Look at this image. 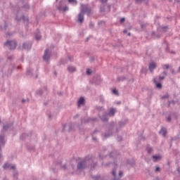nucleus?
<instances>
[{
    "label": "nucleus",
    "instance_id": "1",
    "mask_svg": "<svg viewBox=\"0 0 180 180\" xmlns=\"http://www.w3.org/2000/svg\"><path fill=\"white\" fill-rule=\"evenodd\" d=\"M127 124V120L120 121L118 124L116 122H110L108 125V129L104 134H102L104 139H109V137H112L113 136V133H119L120 131V129L122 127H124Z\"/></svg>",
    "mask_w": 180,
    "mask_h": 180
},
{
    "label": "nucleus",
    "instance_id": "2",
    "mask_svg": "<svg viewBox=\"0 0 180 180\" xmlns=\"http://www.w3.org/2000/svg\"><path fill=\"white\" fill-rule=\"evenodd\" d=\"M98 165V162L96 161V158L92 155H88L86 156L83 160L77 163V168L79 170L85 169L87 167H90V169H94Z\"/></svg>",
    "mask_w": 180,
    "mask_h": 180
},
{
    "label": "nucleus",
    "instance_id": "3",
    "mask_svg": "<svg viewBox=\"0 0 180 180\" xmlns=\"http://www.w3.org/2000/svg\"><path fill=\"white\" fill-rule=\"evenodd\" d=\"M86 13L87 16L94 13L91 7H88L86 6H84L82 7L80 10V13L78 15V22L79 23H84V15Z\"/></svg>",
    "mask_w": 180,
    "mask_h": 180
},
{
    "label": "nucleus",
    "instance_id": "4",
    "mask_svg": "<svg viewBox=\"0 0 180 180\" xmlns=\"http://www.w3.org/2000/svg\"><path fill=\"white\" fill-rule=\"evenodd\" d=\"M4 46L8 47L9 50H15V49H16L17 44L15 41H7L4 43Z\"/></svg>",
    "mask_w": 180,
    "mask_h": 180
},
{
    "label": "nucleus",
    "instance_id": "5",
    "mask_svg": "<svg viewBox=\"0 0 180 180\" xmlns=\"http://www.w3.org/2000/svg\"><path fill=\"white\" fill-rule=\"evenodd\" d=\"M5 146V135L0 134V158L2 155V149L1 147Z\"/></svg>",
    "mask_w": 180,
    "mask_h": 180
},
{
    "label": "nucleus",
    "instance_id": "6",
    "mask_svg": "<svg viewBox=\"0 0 180 180\" xmlns=\"http://www.w3.org/2000/svg\"><path fill=\"white\" fill-rule=\"evenodd\" d=\"M32 49V42H25L20 46V50H30Z\"/></svg>",
    "mask_w": 180,
    "mask_h": 180
},
{
    "label": "nucleus",
    "instance_id": "7",
    "mask_svg": "<svg viewBox=\"0 0 180 180\" xmlns=\"http://www.w3.org/2000/svg\"><path fill=\"white\" fill-rule=\"evenodd\" d=\"M98 120V119L96 117L94 118H87L86 120L82 119L81 120V123L82 124H83V123H90V122H96Z\"/></svg>",
    "mask_w": 180,
    "mask_h": 180
},
{
    "label": "nucleus",
    "instance_id": "8",
    "mask_svg": "<svg viewBox=\"0 0 180 180\" xmlns=\"http://www.w3.org/2000/svg\"><path fill=\"white\" fill-rule=\"evenodd\" d=\"M49 49H46L44 51V54L43 56V59L44 61H49V60H50V54L49 53Z\"/></svg>",
    "mask_w": 180,
    "mask_h": 180
},
{
    "label": "nucleus",
    "instance_id": "9",
    "mask_svg": "<svg viewBox=\"0 0 180 180\" xmlns=\"http://www.w3.org/2000/svg\"><path fill=\"white\" fill-rule=\"evenodd\" d=\"M154 84H155L156 88H158V89H161L162 88V84L158 82V77H155L154 79Z\"/></svg>",
    "mask_w": 180,
    "mask_h": 180
},
{
    "label": "nucleus",
    "instance_id": "10",
    "mask_svg": "<svg viewBox=\"0 0 180 180\" xmlns=\"http://www.w3.org/2000/svg\"><path fill=\"white\" fill-rule=\"evenodd\" d=\"M116 113V108H110V112L107 114L110 117H113Z\"/></svg>",
    "mask_w": 180,
    "mask_h": 180
},
{
    "label": "nucleus",
    "instance_id": "11",
    "mask_svg": "<svg viewBox=\"0 0 180 180\" xmlns=\"http://www.w3.org/2000/svg\"><path fill=\"white\" fill-rule=\"evenodd\" d=\"M16 20H24L25 22H27V23H29V18L25 17V15H22V18H20L19 16H16L15 18Z\"/></svg>",
    "mask_w": 180,
    "mask_h": 180
},
{
    "label": "nucleus",
    "instance_id": "12",
    "mask_svg": "<svg viewBox=\"0 0 180 180\" xmlns=\"http://www.w3.org/2000/svg\"><path fill=\"white\" fill-rule=\"evenodd\" d=\"M160 134H162L163 137H165L167 136V128L165 127H162L160 131H159Z\"/></svg>",
    "mask_w": 180,
    "mask_h": 180
},
{
    "label": "nucleus",
    "instance_id": "13",
    "mask_svg": "<svg viewBox=\"0 0 180 180\" xmlns=\"http://www.w3.org/2000/svg\"><path fill=\"white\" fill-rule=\"evenodd\" d=\"M67 127H68V131H71L72 130V127H73V126H72V124H69V125H67V124H65V125H63V131H65V129H67Z\"/></svg>",
    "mask_w": 180,
    "mask_h": 180
},
{
    "label": "nucleus",
    "instance_id": "14",
    "mask_svg": "<svg viewBox=\"0 0 180 180\" xmlns=\"http://www.w3.org/2000/svg\"><path fill=\"white\" fill-rule=\"evenodd\" d=\"M157 67V64L155 63H152L149 65V70L150 72H153L154 71V69Z\"/></svg>",
    "mask_w": 180,
    "mask_h": 180
},
{
    "label": "nucleus",
    "instance_id": "15",
    "mask_svg": "<svg viewBox=\"0 0 180 180\" xmlns=\"http://www.w3.org/2000/svg\"><path fill=\"white\" fill-rule=\"evenodd\" d=\"M78 106H81L82 105H85V98L84 97H81L78 102H77Z\"/></svg>",
    "mask_w": 180,
    "mask_h": 180
},
{
    "label": "nucleus",
    "instance_id": "16",
    "mask_svg": "<svg viewBox=\"0 0 180 180\" xmlns=\"http://www.w3.org/2000/svg\"><path fill=\"white\" fill-rule=\"evenodd\" d=\"M13 126V124H7L3 127V131H6L8 129H11Z\"/></svg>",
    "mask_w": 180,
    "mask_h": 180
},
{
    "label": "nucleus",
    "instance_id": "17",
    "mask_svg": "<svg viewBox=\"0 0 180 180\" xmlns=\"http://www.w3.org/2000/svg\"><path fill=\"white\" fill-rule=\"evenodd\" d=\"M68 70L69 72H75V71H77V68L74 66H68Z\"/></svg>",
    "mask_w": 180,
    "mask_h": 180
},
{
    "label": "nucleus",
    "instance_id": "18",
    "mask_svg": "<svg viewBox=\"0 0 180 180\" xmlns=\"http://www.w3.org/2000/svg\"><path fill=\"white\" fill-rule=\"evenodd\" d=\"M152 158H153V162H157V161H160L161 160L160 155H153Z\"/></svg>",
    "mask_w": 180,
    "mask_h": 180
},
{
    "label": "nucleus",
    "instance_id": "19",
    "mask_svg": "<svg viewBox=\"0 0 180 180\" xmlns=\"http://www.w3.org/2000/svg\"><path fill=\"white\" fill-rule=\"evenodd\" d=\"M126 79H127V78L124 76H121V77H117L118 82H122L123 81H126Z\"/></svg>",
    "mask_w": 180,
    "mask_h": 180
},
{
    "label": "nucleus",
    "instance_id": "20",
    "mask_svg": "<svg viewBox=\"0 0 180 180\" xmlns=\"http://www.w3.org/2000/svg\"><path fill=\"white\" fill-rule=\"evenodd\" d=\"M112 175L114 176V180H120V179H116V169L114 168L112 171Z\"/></svg>",
    "mask_w": 180,
    "mask_h": 180
},
{
    "label": "nucleus",
    "instance_id": "21",
    "mask_svg": "<svg viewBox=\"0 0 180 180\" xmlns=\"http://www.w3.org/2000/svg\"><path fill=\"white\" fill-rule=\"evenodd\" d=\"M146 151L148 154H151V153H153V148L148 146L146 147Z\"/></svg>",
    "mask_w": 180,
    "mask_h": 180
},
{
    "label": "nucleus",
    "instance_id": "22",
    "mask_svg": "<svg viewBox=\"0 0 180 180\" xmlns=\"http://www.w3.org/2000/svg\"><path fill=\"white\" fill-rule=\"evenodd\" d=\"M3 168L4 169H9L11 168V164H8V163L4 164L3 166Z\"/></svg>",
    "mask_w": 180,
    "mask_h": 180
},
{
    "label": "nucleus",
    "instance_id": "23",
    "mask_svg": "<svg viewBox=\"0 0 180 180\" xmlns=\"http://www.w3.org/2000/svg\"><path fill=\"white\" fill-rule=\"evenodd\" d=\"M69 4H72V5H77V0H68Z\"/></svg>",
    "mask_w": 180,
    "mask_h": 180
},
{
    "label": "nucleus",
    "instance_id": "24",
    "mask_svg": "<svg viewBox=\"0 0 180 180\" xmlns=\"http://www.w3.org/2000/svg\"><path fill=\"white\" fill-rule=\"evenodd\" d=\"M92 178L94 180H102V177H101V176H92Z\"/></svg>",
    "mask_w": 180,
    "mask_h": 180
},
{
    "label": "nucleus",
    "instance_id": "25",
    "mask_svg": "<svg viewBox=\"0 0 180 180\" xmlns=\"http://www.w3.org/2000/svg\"><path fill=\"white\" fill-rule=\"evenodd\" d=\"M22 9L23 11H28V9H29V5H27V4L25 5L24 6L22 7Z\"/></svg>",
    "mask_w": 180,
    "mask_h": 180
},
{
    "label": "nucleus",
    "instance_id": "26",
    "mask_svg": "<svg viewBox=\"0 0 180 180\" xmlns=\"http://www.w3.org/2000/svg\"><path fill=\"white\" fill-rule=\"evenodd\" d=\"M92 74V70L91 69H87L86 70V75H91Z\"/></svg>",
    "mask_w": 180,
    "mask_h": 180
},
{
    "label": "nucleus",
    "instance_id": "27",
    "mask_svg": "<svg viewBox=\"0 0 180 180\" xmlns=\"http://www.w3.org/2000/svg\"><path fill=\"white\" fill-rule=\"evenodd\" d=\"M100 11H101V12H105V6L104 5L101 6Z\"/></svg>",
    "mask_w": 180,
    "mask_h": 180
},
{
    "label": "nucleus",
    "instance_id": "28",
    "mask_svg": "<svg viewBox=\"0 0 180 180\" xmlns=\"http://www.w3.org/2000/svg\"><path fill=\"white\" fill-rule=\"evenodd\" d=\"M162 79H165V76H160L158 78V81H162Z\"/></svg>",
    "mask_w": 180,
    "mask_h": 180
},
{
    "label": "nucleus",
    "instance_id": "29",
    "mask_svg": "<svg viewBox=\"0 0 180 180\" xmlns=\"http://www.w3.org/2000/svg\"><path fill=\"white\" fill-rule=\"evenodd\" d=\"M69 8L68 6H65L62 8L63 12H67L68 11Z\"/></svg>",
    "mask_w": 180,
    "mask_h": 180
},
{
    "label": "nucleus",
    "instance_id": "30",
    "mask_svg": "<svg viewBox=\"0 0 180 180\" xmlns=\"http://www.w3.org/2000/svg\"><path fill=\"white\" fill-rule=\"evenodd\" d=\"M101 120L102 122H108V120H109L108 117H101Z\"/></svg>",
    "mask_w": 180,
    "mask_h": 180
},
{
    "label": "nucleus",
    "instance_id": "31",
    "mask_svg": "<svg viewBox=\"0 0 180 180\" xmlns=\"http://www.w3.org/2000/svg\"><path fill=\"white\" fill-rule=\"evenodd\" d=\"M36 40H40L41 39V36L40 34H37L35 36Z\"/></svg>",
    "mask_w": 180,
    "mask_h": 180
},
{
    "label": "nucleus",
    "instance_id": "32",
    "mask_svg": "<svg viewBox=\"0 0 180 180\" xmlns=\"http://www.w3.org/2000/svg\"><path fill=\"white\" fill-rule=\"evenodd\" d=\"M136 4H142L146 1V0H135Z\"/></svg>",
    "mask_w": 180,
    "mask_h": 180
},
{
    "label": "nucleus",
    "instance_id": "33",
    "mask_svg": "<svg viewBox=\"0 0 180 180\" xmlns=\"http://www.w3.org/2000/svg\"><path fill=\"white\" fill-rule=\"evenodd\" d=\"M112 93L115 94V95H119V91L117 89H113Z\"/></svg>",
    "mask_w": 180,
    "mask_h": 180
},
{
    "label": "nucleus",
    "instance_id": "34",
    "mask_svg": "<svg viewBox=\"0 0 180 180\" xmlns=\"http://www.w3.org/2000/svg\"><path fill=\"white\" fill-rule=\"evenodd\" d=\"M169 68V65H163V70H168Z\"/></svg>",
    "mask_w": 180,
    "mask_h": 180
},
{
    "label": "nucleus",
    "instance_id": "35",
    "mask_svg": "<svg viewBox=\"0 0 180 180\" xmlns=\"http://www.w3.org/2000/svg\"><path fill=\"white\" fill-rule=\"evenodd\" d=\"M171 120H172L171 116H169V117H167V122H171Z\"/></svg>",
    "mask_w": 180,
    "mask_h": 180
},
{
    "label": "nucleus",
    "instance_id": "36",
    "mask_svg": "<svg viewBox=\"0 0 180 180\" xmlns=\"http://www.w3.org/2000/svg\"><path fill=\"white\" fill-rule=\"evenodd\" d=\"M119 176H120V178H121L122 176H123V172L120 171V172H119Z\"/></svg>",
    "mask_w": 180,
    "mask_h": 180
},
{
    "label": "nucleus",
    "instance_id": "37",
    "mask_svg": "<svg viewBox=\"0 0 180 180\" xmlns=\"http://www.w3.org/2000/svg\"><path fill=\"white\" fill-rule=\"evenodd\" d=\"M68 60H70V61H73L74 60V57L68 56Z\"/></svg>",
    "mask_w": 180,
    "mask_h": 180
},
{
    "label": "nucleus",
    "instance_id": "38",
    "mask_svg": "<svg viewBox=\"0 0 180 180\" xmlns=\"http://www.w3.org/2000/svg\"><path fill=\"white\" fill-rule=\"evenodd\" d=\"M58 11H63V7L61 6V5H59L58 6Z\"/></svg>",
    "mask_w": 180,
    "mask_h": 180
},
{
    "label": "nucleus",
    "instance_id": "39",
    "mask_svg": "<svg viewBox=\"0 0 180 180\" xmlns=\"http://www.w3.org/2000/svg\"><path fill=\"white\" fill-rule=\"evenodd\" d=\"M15 169V165H11V166H10V169Z\"/></svg>",
    "mask_w": 180,
    "mask_h": 180
},
{
    "label": "nucleus",
    "instance_id": "40",
    "mask_svg": "<svg viewBox=\"0 0 180 180\" xmlns=\"http://www.w3.org/2000/svg\"><path fill=\"white\" fill-rule=\"evenodd\" d=\"M101 4H106L108 2V0H100Z\"/></svg>",
    "mask_w": 180,
    "mask_h": 180
},
{
    "label": "nucleus",
    "instance_id": "41",
    "mask_svg": "<svg viewBox=\"0 0 180 180\" xmlns=\"http://www.w3.org/2000/svg\"><path fill=\"white\" fill-rule=\"evenodd\" d=\"M141 29H146V24H141Z\"/></svg>",
    "mask_w": 180,
    "mask_h": 180
},
{
    "label": "nucleus",
    "instance_id": "42",
    "mask_svg": "<svg viewBox=\"0 0 180 180\" xmlns=\"http://www.w3.org/2000/svg\"><path fill=\"white\" fill-rule=\"evenodd\" d=\"M125 20H126L125 18H121V19L120 20V23H123Z\"/></svg>",
    "mask_w": 180,
    "mask_h": 180
},
{
    "label": "nucleus",
    "instance_id": "43",
    "mask_svg": "<svg viewBox=\"0 0 180 180\" xmlns=\"http://www.w3.org/2000/svg\"><path fill=\"white\" fill-rule=\"evenodd\" d=\"M38 95H43V91L41 90H39L38 92H37Z\"/></svg>",
    "mask_w": 180,
    "mask_h": 180
},
{
    "label": "nucleus",
    "instance_id": "44",
    "mask_svg": "<svg viewBox=\"0 0 180 180\" xmlns=\"http://www.w3.org/2000/svg\"><path fill=\"white\" fill-rule=\"evenodd\" d=\"M170 71H171V73L172 74H175V70H174V69H170Z\"/></svg>",
    "mask_w": 180,
    "mask_h": 180
},
{
    "label": "nucleus",
    "instance_id": "45",
    "mask_svg": "<svg viewBox=\"0 0 180 180\" xmlns=\"http://www.w3.org/2000/svg\"><path fill=\"white\" fill-rule=\"evenodd\" d=\"M102 109H103L102 107H97V108H96V110H99V111L102 110Z\"/></svg>",
    "mask_w": 180,
    "mask_h": 180
},
{
    "label": "nucleus",
    "instance_id": "46",
    "mask_svg": "<svg viewBox=\"0 0 180 180\" xmlns=\"http://www.w3.org/2000/svg\"><path fill=\"white\" fill-rule=\"evenodd\" d=\"M98 25H105V22L104 21H100L98 22Z\"/></svg>",
    "mask_w": 180,
    "mask_h": 180
},
{
    "label": "nucleus",
    "instance_id": "47",
    "mask_svg": "<svg viewBox=\"0 0 180 180\" xmlns=\"http://www.w3.org/2000/svg\"><path fill=\"white\" fill-rule=\"evenodd\" d=\"M62 168H63V169H67V165H63V166H62Z\"/></svg>",
    "mask_w": 180,
    "mask_h": 180
},
{
    "label": "nucleus",
    "instance_id": "48",
    "mask_svg": "<svg viewBox=\"0 0 180 180\" xmlns=\"http://www.w3.org/2000/svg\"><path fill=\"white\" fill-rule=\"evenodd\" d=\"M98 157L101 160H103V156L101 155V154H98Z\"/></svg>",
    "mask_w": 180,
    "mask_h": 180
},
{
    "label": "nucleus",
    "instance_id": "49",
    "mask_svg": "<svg viewBox=\"0 0 180 180\" xmlns=\"http://www.w3.org/2000/svg\"><path fill=\"white\" fill-rule=\"evenodd\" d=\"M158 171H160V167H156V169H155V172H158Z\"/></svg>",
    "mask_w": 180,
    "mask_h": 180
},
{
    "label": "nucleus",
    "instance_id": "50",
    "mask_svg": "<svg viewBox=\"0 0 180 180\" xmlns=\"http://www.w3.org/2000/svg\"><path fill=\"white\" fill-rule=\"evenodd\" d=\"M26 136V134H22L21 136V139H23V137H25Z\"/></svg>",
    "mask_w": 180,
    "mask_h": 180
},
{
    "label": "nucleus",
    "instance_id": "51",
    "mask_svg": "<svg viewBox=\"0 0 180 180\" xmlns=\"http://www.w3.org/2000/svg\"><path fill=\"white\" fill-rule=\"evenodd\" d=\"M13 58V56H8V60H12Z\"/></svg>",
    "mask_w": 180,
    "mask_h": 180
},
{
    "label": "nucleus",
    "instance_id": "52",
    "mask_svg": "<svg viewBox=\"0 0 180 180\" xmlns=\"http://www.w3.org/2000/svg\"><path fill=\"white\" fill-rule=\"evenodd\" d=\"M89 27H94V24L90 23V24H89Z\"/></svg>",
    "mask_w": 180,
    "mask_h": 180
},
{
    "label": "nucleus",
    "instance_id": "53",
    "mask_svg": "<svg viewBox=\"0 0 180 180\" xmlns=\"http://www.w3.org/2000/svg\"><path fill=\"white\" fill-rule=\"evenodd\" d=\"M98 131H99L95 130V131L93 132V134H96V133H98Z\"/></svg>",
    "mask_w": 180,
    "mask_h": 180
},
{
    "label": "nucleus",
    "instance_id": "54",
    "mask_svg": "<svg viewBox=\"0 0 180 180\" xmlns=\"http://www.w3.org/2000/svg\"><path fill=\"white\" fill-rule=\"evenodd\" d=\"M162 74H163V75H165L164 77H165V75H167V72L164 71V72H162Z\"/></svg>",
    "mask_w": 180,
    "mask_h": 180
},
{
    "label": "nucleus",
    "instance_id": "55",
    "mask_svg": "<svg viewBox=\"0 0 180 180\" xmlns=\"http://www.w3.org/2000/svg\"><path fill=\"white\" fill-rule=\"evenodd\" d=\"M27 100L22 99V103H25V102H27Z\"/></svg>",
    "mask_w": 180,
    "mask_h": 180
},
{
    "label": "nucleus",
    "instance_id": "56",
    "mask_svg": "<svg viewBox=\"0 0 180 180\" xmlns=\"http://www.w3.org/2000/svg\"><path fill=\"white\" fill-rule=\"evenodd\" d=\"M113 153H115V152H112V153L110 154V157H113Z\"/></svg>",
    "mask_w": 180,
    "mask_h": 180
},
{
    "label": "nucleus",
    "instance_id": "57",
    "mask_svg": "<svg viewBox=\"0 0 180 180\" xmlns=\"http://www.w3.org/2000/svg\"><path fill=\"white\" fill-rule=\"evenodd\" d=\"M123 32L124 33H127V30H124Z\"/></svg>",
    "mask_w": 180,
    "mask_h": 180
},
{
    "label": "nucleus",
    "instance_id": "58",
    "mask_svg": "<svg viewBox=\"0 0 180 180\" xmlns=\"http://www.w3.org/2000/svg\"><path fill=\"white\" fill-rule=\"evenodd\" d=\"M162 98H168V96H164Z\"/></svg>",
    "mask_w": 180,
    "mask_h": 180
},
{
    "label": "nucleus",
    "instance_id": "59",
    "mask_svg": "<svg viewBox=\"0 0 180 180\" xmlns=\"http://www.w3.org/2000/svg\"><path fill=\"white\" fill-rule=\"evenodd\" d=\"M49 119H51V115H49Z\"/></svg>",
    "mask_w": 180,
    "mask_h": 180
},
{
    "label": "nucleus",
    "instance_id": "60",
    "mask_svg": "<svg viewBox=\"0 0 180 180\" xmlns=\"http://www.w3.org/2000/svg\"><path fill=\"white\" fill-rule=\"evenodd\" d=\"M93 140H96V138H95V137H93Z\"/></svg>",
    "mask_w": 180,
    "mask_h": 180
},
{
    "label": "nucleus",
    "instance_id": "61",
    "mask_svg": "<svg viewBox=\"0 0 180 180\" xmlns=\"http://www.w3.org/2000/svg\"><path fill=\"white\" fill-rule=\"evenodd\" d=\"M178 71H179V72H180V67L179 68V70Z\"/></svg>",
    "mask_w": 180,
    "mask_h": 180
},
{
    "label": "nucleus",
    "instance_id": "62",
    "mask_svg": "<svg viewBox=\"0 0 180 180\" xmlns=\"http://www.w3.org/2000/svg\"><path fill=\"white\" fill-rule=\"evenodd\" d=\"M18 174H14V176H16Z\"/></svg>",
    "mask_w": 180,
    "mask_h": 180
},
{
    "label": "nucleus",
    "instance_id": "63",
    "mask_svg": "<svg viewBox=\"0 0 180 180\" xmlns=\"http://www.w3.org/2000/svg\"><path fill=\"white\" fill-rule=\"evenodd\" d=\"M130 34H131L130 32H129V33H128V36H130Z\"/></svg>",
    "mask_w": 180,
    "mask_h": 180
},
{
    "label": "nucleus",
    "instance_id": "64",
    "mask_svg": "<svg viewBox=\"0 0 180 180\" xmlns=\"http://www.w3.org/2000/svg\"><path fill=\"white\" fill-rule=\"evenodd\" d=\"M58 164H59V165H61V162H59Z\"/></svg>",
    "mask_w": 180,
    "mask_h": 180
}]
</instances>
